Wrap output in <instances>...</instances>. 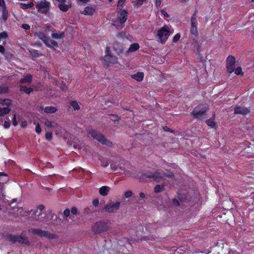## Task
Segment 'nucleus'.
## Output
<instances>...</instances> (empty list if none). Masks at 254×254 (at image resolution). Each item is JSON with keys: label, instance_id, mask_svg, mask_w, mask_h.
I'll return each mask as SVG.
<instances>
[{"label": "nucleus", "instance_id": "6", "mask_svg": "<svg viewBox=\"0 0 254 254\" xmlns=\"http://www.w3.org/2000/svg\"><path fill=\"white\" fill-rule=\"evenodd\" d=\"M28 232L36 234L41 237H46L49 239H55L58 238L57 234L51 233L48 231L43 230L40 228H31L28 230Z\"/></svg>", "mask_w": 254, "mask_h": 254}, {"label": "nucleus", "instance_id": "56", "mask_svg": "<svg viewBox=\"0 0 254 254\" xmlns=\"http://www.w3.org/2000/svg\"><path fill=\"white\" fill-rule=\"evenodd\" d=\"M0 6H1L2 8L6 6L4 0H0Z\"/></svg>", "mask_w": 254, "mask_h": 254}, {"label": "nucleus", "instance_id": "54", "mask_svg": "<svg viewBox=\"0 0 254 254\" xmlns=\"http://www.w3.org/2000/svg\"><path fill=\"white\" fill-rule=\"evenodd\" d=\"M12 124L14 126H16L17 125V122L16 121V115H14L13 120H12Z\"/></svg>", "mask_w": 254, "mask_h": 254}, {"label": "nucleus", "instance_id": "53", "mask_svg": "<svg viewBox=\"0 0 254 254\" xmlns=\"http://www.w3.org/2000/svg\"><path fill=\"white\" fill-rule=\"evenodd\" d=\"M161 13L162 15H163L165 17H169V14L164 9H162L161 10Z\"/></svg>", "mask_w": 254, "mask_h": 254}, {"label": "nucleus", "instance_id": "14", "mask_svg": "<svg viewBox=\"0 0 254 254\" xmlns=\"http://www.w3.org/2000/svg\"><path fill=\"white\" fill-rule=\"evenodd\" d=\"M65 0H64L63 1L59 2L58 4V7L63 12L67 11L71 7V4L70 2H68V4H65Z\"/></svg>", "mask_w": 254, "mask_h": 254}, {"label": "nucleus", "instance_id": "15", "mask_svg": "<svg viewBox=\"0 0 254 254\" xmlns=\"http://www.w3.org/2000/svg\"><path fill=\"white\" fill-rule=\"evenodd\" d=\"M95 9L92 6H86L84 9L81 11L80 13L82 14L86 15H92L95 12Z\"/></svg>", "mask_w": 254, "mask_h": 254}, {"label": "nucleus", "instance_id": "36", "mask_svg": "<svg viewBox=\"0 0 254 254\" xmlns=\"http://www.w3.org/2000/svg\"><path fill=\"white\" fill-rule=\"evenodd\" d=\"M235 74L236 75H243V72L242 71V68L240 66H238L237 68L235 67V69H234Z\"/></svg>", "mask_w": 254, "mask_h": 254}, {"label": "nucleus", "instance_id": "10", "mask_svg": "<svg viewBox=\"0 0 254 254\" xmlns=\"http://www.w3.org/2000/svg\"><path fill=\"white\" fill-rule=\"evenodd\" d=\"M227 71L231 74L234 71L235 69L236 59L234 57L229 56L226 61Z\"/></svg>", "mask_w": 254, "mask_h": 254}, {"label": "nucleus", "instance_id": "33", "mask_svg": "<svg viewBox=\"0 0 254 254\" xmlns=\"http://www.w3.org/2000/svg\"><path fill=\"white\" fill-rule=\"evenodd\" d=\"M206 123L208 126L211 127H215L216 125V123L214 121V119H212L207 120L206 121Z\"/></svg>", "mask_w": 254, "mask_h": 254}, {"label": "nucleus", "instance_id": "3", "mask_svg": "<svg viewBox=\"0 0 254 254\" xmlns=\"http://www.w3.org/2000/svg\"><path fill=\"white\" fill-rule=\"evenodd\" d=\"M111 228V223L108 220H100L94 223L92 226V230L95 234H99L106 232Z\"/></svg>", "mask_w": 254, "mask_h": 254}, {"label": "nucleus", "instance_id": "18", "mask_svg": "<svg viewBox=\"0 0 254 254\" xmlns=\"http://www.w3.org/2000/svg\"><path fill=\"white\" fill-rule=\"evenodd\" d=\"M106 57L108 59L110 63H115L116 62L117 59L116 57H112L110 53V49L108 47L106 49Z\"/></svg>", "mask_w": 254, "mask_h": 254}, {"label": "nucleus", "instance_id": "24", "mask_svg": "<svg viewBox=\"0 0 254 254\" xmlns=\"http://www.w3.org/2000/svg\"><path fill=\"white\" fill-rule=\"evenodd\" d=\"M32 80V76L30 74H27L23 78H22L20 80V83H30L31 82Z\"/></svg>", "mask_w": 254, "mask_h": 254}, {"label": "nucleus", "instance_id": "25", "mask_svg": "<svg viewBox=\"0 0 254 254\" xmlns=\"http://www.w3.org/2000/svg\"><path fill=\"white\" fill-rule=\"evenodd\" d=\"M35 35L37 36L40 39H41L44 43L48 38L45 34L42 31H39L35 33Z\"/></svg>", "mask_w": 254, "mask_h": 254}, {"label": "nucleus", "instance_id": "29", "mask_svg": "<svg viewBox=\"0 0 254 254\" xmlns=\"http://www.w3.org/2000/svg\"><path fill=\"white\" fill-rule=\"evenodd\" d=\"M8 17V11L7 9L6 6L2 7V18L4 21H6Z\"/></svg>", "mask_w": 254, "mask_h": 254}, {"label": "nucleus", "instance_id": "2", "mask_svg": "<svg viewBox=\"0 0 254 254\" xmlns=\"http://www.w3.org/2000/svg\"><path fill=\"white\" fill-rule=\"evenodd\" d=\"M5 239L12 244L18 243L20 244L29 246L30 242L28 237L24 235V231L20 235H13L7 234L5 236Z\"/></svg>", "mask_w": 254, "mask_h": 254}, {"label": "nucleus", "instance_id": "32", "mask_svg": "<svg viewBox=\"0 0 254 254\" xmlns=\"http://www.w3.org/2000/svg\"><path fill=\"white\" fill-rule=\"evenodd\" d=\"M29 53L33 57L35 58H38L40 56L37 50L31 49L29 50Z\"/></svg>", "mask_w": 254, "mask_h": 254}, {"label": "nucleus", "instance_id": "34", "mask_svg": "<svg viewBox=\"0 0 254 254\" xmlns=\"http://www.w3.org/2000/svg\"><path fill=\"white\" fill-rule=\"evenodd\" d=\"M164 190V186L163 185H157L154 187V192L156 193L160 192Z\"/></svg>", "mask_w": 254, "mask_h": 254}, {"label": "nucleus", "instance_id": "51", "mask_svg": "<svg viewBox=\"0 0 254 254\" xmlns=\"http://www.w3.org/2000/svg\"><path fill=\"white\" fill-rule=\"evenodd\" d=\"M21 27L25 30H29L30 29V25L27 24H23Z\"/></svg>", "mask_w": 254, "mask_h": 254}, {"label": "nucleus", "instance_id": "48", "mask_svg": "<svg viewBox=\"0 0 254 254\" xmlns=\"http://www.w3.org/2000/svg\"><path fill=\"white\" fill-rule=\"evenodd\" d=\"M10 126V123L9 121H5L3 124V127L5 128H8Z\"/></svg>", "mask_w": 254, "mask_h": 254}, {"label": "nucleus", "instance_id": "50", "mask_svg": "<svg viewBox=\"0 0 254 254\" xmlns=\"http://www.w3.org/2000/svg\"><path fill=\"white\" fill-rule=\"evenodd\" d=\"M99 203V201L97 198L94 199L92 201V204H93V206H94L95 207H97L98 206Z\"/></svg>", "mask_w": 254, "mask_h": 254}, {"label": "nucleus", "instance_id": "37", "mask_svg": "<svg viewBox=\"0 0 254 254\" xmlns=\"http://www.w3.org/2000/svg\"><path fill=\"white\" fill-rule=\"evenodd\" d=\"M125 2V0H119L117 4V10L123 9V6Z\"/></svg>", "mask_w": 254, "mask_h": 254}, {"label": "nucleus", "instance_id": "35", "mask_svg": "<svg viewBox=\"0 0 254 254\" xmlns=\"http://www.w3.org/2000/svg\"><path fill=\"white\" fill-rule=\"evenodd\" d=\"M70 105L73 108L74 110H78L80 109V107L77 102L75 101H72L70 102Z\"/></svg>", "mask_w": 254, "mask_h": 254}, {"label": "nucleus", "instance_id": "61", "mask_svg": "<svg viewBox=\"0 0 254 254\" xmlns=\"http://www.w3.org/2000/svg\"><path fill=\"white\" fill-rule=\"evenodd\" d=\"M139 196H140V197L141 198H145V194L144 193H143V192H140V193H139Z\"/></svg>", "mask_w": 254, "mask_h": 254}, {"label": "nucleus", "instance_id": "5", "mask_svg": "<svg viewBox=\"0 0 254 254\" xmlns=\"http://www.w3.org/2000/svg\"><path fill=\"white\" fill-rule=\"evenodd\" d=\"M170 34L171 32L169 26L165 25L158 30L156 37L158 38V41L160 43L164 44L168 39Z\"/></svg>", "mask_w": 254, "mask_h": 254}, {"label": "nucleus", "instance_id": "30", "mask_svg": "<svg viewBox=\"0 0 254 254\" xmlns=\"http://www.w3.org/2000/svg\"><path fill=\"white\" fill-rule=\"evenodd\" d=\"M9 91V87L6 85H0V94H5Z\"/></svg>", "mask_w": 254, "mask_h": 254}, {"label": "nucleus", "instance_id": "23", "mask_svg": "<svg viewBox=\"0 0 254 254\" xmlns=\"http://www.w3.org/2000/svg\"><path fill=\"white\" fill-rule=\"evenodd\" d=\"M51 36L55 39H61L64 37V33L62 31H59L57 33H52Z\"/></svg>", "mask_w": 254, "mask_h": 254}, {"label": "nucleus", "instance_id": "12", "mask_svg": "<svg viewBox=\"0 0 254 254\" xmlns=\"http://www.w3.org/2000/svg\"><path fill=\"white\" fill-rule=\"evenodd\" d=\"M118 12V19L121 24L126 22L127 19L128 11L126 9L117 10Z\"/></svg>", "mask_w": 254, "mask_h": 254}, {"label": "nucleus", "instance_id": "9", "mask_svg": "<svg viewBox=\"0 0 254 254\" xmlns=\"http://www.w3.org/2000/svg\"><path fill=\"white\" fill-rule=\"evenodd\" d=\"M36 6L39 12L47 14L50 10V2L45 0H41L36 4Z\"/></svg>", "mask_w": 254, "mask_h": 254}, {"label": "nucleus", "instance_id": "47", "mask_svg": "<svg viewBox=\"0 0 254 254\" xmlns=\"http://www.w3.org/2000/svg\"><path fill=\"white\" fill-rule=\"evenodd\" d=\"M172 203L174 205L178 206L180 205V203L178 200L176 198H173L172 199Z\"/></svg>", "mask_w": 254, "mask_h": 254}, {"label": "nucleus", "instance_id": "17", "mask_svg": "<svg viewBox=\"0 0 254 254\" xmlns=\"http://www.w3.org/2000/svg\"><path fill=\"white\" fill-rule=\"evenodd\" d=\"M131 77L138 82H141L144 78V73L142 72H137L136 73L131 75Z\"/></svg>", "mask_w": 254, "mask_h": 254}, {"label": "nucleus", "instance_id": "39", "mask_svg": "<svg viewBox=\"0 0 254 254\" xmlns=\"http://www.w3.org/2000/svg\"><path fill=\"white\" fill-rule=\"evenodd\" d=\"M46 138L47 140L50 141L52 139L53 134L51 132H47L46 133Z\"/></svg>", "mask_w": 254, "mask_h": 254}, {"label": "nucleus", "instance_id": "26", "mask_svg": "<svg viewBox=\"0 0 254 254\" xmlns=\"http://www.w3.org/2000/svg\"><path fill=\"white\" fill-rule=\"evenodd\" d=\"M20 90L26 94H30L33 90V88L25 85H20Z\"/></svg>", "mask_w": 254, "mask_h": 254}, {"label": "nucleus", "instance_id": "60", "mask_svg": "<svg viewBox=\"0 0 254 254\" xmlns=\"http://www.w3.org/2000/svg\"><path fill=\"white\" fill-rule=\"evenodd\" d=\"M61 88H62V89L63 90H65L66 89V85L64 84H63V83H62V85Z\"/></svg>", "mask_w": 254, "mask_h": 254}, {"label": "nucleus", "instance_id": "63", "mask_svg": "<svg viewBox=\"0 0 254 254\" xmlns=\"http://www.w3.org/2000/svg\"><path fill=\"white\" fill-rule=\"evenodd\" d=\"M111 168H112V169L113 170H117V167L114 166H113V164H111Z\"/></svg>", "mask_w": 254, "mask_h": 254}, {"label": "nucleus", "instance_id": "27", "mask_svg": "<svg viewBox=\"0 0 254 254\" xmlns=\"http://www.w3.org/2000/svg\"><path fill=\"white\" fill-rule=\"evenodd\" d=\"M10 111V109L8 107L0 108V117L8 114Z\"/></svg>", "mask_w": 254, "mask_h": 254}, {"label": "nucleus", "instance_id": "62", "mask_svg": "<svg viewBox=\"0 0 254 254\" xmlns=\"http://www.w3.org/2000/svg\"><path fill=\"white\" fill-rule=\"evenodd\" d=\"M78 1L83 2L84 3H86L89 2V0H78Z\"/></svg>", "mask_w": 254, "mask_h": 254}, {"label": "nucleus", "instance_id": "49", "mask_svg": "<svg viewBox=\"0 0 254 254\" xmlns=\"http://www.w3.org/2000/svg\"><path fill=\"white\" fill-rule=\"evenodd\" d=\"M163 0H155V4L157 8H158L160 6L161 2Z\"/></svg>", "mask_w": 254, "mask_h": 254}, {"label": "nucleus", "instance_id": "7", "mask_svg": "<svg viewBox=\"0 0 254 254\" xmlns=\"http://www.w3.org/2000/svg\"><path fill=\"white\" fill-rule=\"evenodd\" d=\"M88 132L93 138L95 139L103 145L110 146L112 144V143L106 139L101 133L96 130L90 129L88 130Z\"/></svg>", "mask_w": 254, "mask_h": 254}, {"label": "nucleus", "instance_id": "8", "mask_svg": "<svg viewBox=\"0 0 254 254\" xmlns=\"http://www.w3.org/2000/svg\"><path fill=\"white\" fill-rule=\"evenodd\" d=\"M197 12V10L195 9L193 14L191 15L190 19V33L191 35H193L195 37H197L198 35L197 30L198 23L196 17Z\"/></svg>", "mask_w": 254, "mask_h": 254}, {"label": "nucleus", "instance_id": "20", "mask_svg": "<svg viewBox=\"0 0 254 254\" xmlns=\"http://www.w3.org/2000/svg\"><path fill=\"white\" fill-rule=\"evenodd\" d=\"M42 110L46 113L53 114L56 113L58 109L56 107L53 106H47L44 108H42Z\"/></svg>", "mask_w": 254, "mask_h": 254}, {"label": "nucleus", "instance_id": "64", "mask_svg": "<svg viewBox=\"0 0 254 254\" xmlns=\"http://www.w3.org/2000/svg\"><path fill=\"white\" fill-rule=\"evenodd\" d=\"M120 119V118L118 116H116V119L115 120V121H119Z\"/></svg>", "mask_w": 254, "mask_h": 254}, {"label": "nucleus", "instance_id": "45", "mask_svg": "<svg viewBox=\"0 0 254 254\" xmlns=\"http://www.w3.org/2000/svg\"><path fill=\"white\" fill-rule=\"evenodd\" d=\"M35 131L38 134L41 132V128L39 124H37V125L36 126Z\"/></svg>", "mask_w": 254, "mask_h": 254}, {"label": "nucleus", "instance_id": "11", "mask_svg": "<svg viewBox=\"0 0 254 254\" xmlns=\"http://www.w3.org/2000/svg\"><path fill=\"white\" fill-rule=\"evenodd\" d=\"M120 204L121 203L119 201L116 203H108L105 206V211L109 213L115 212L119 209Z\"/></svg>", "mask_w": 254, "mask_h": 254}, {"label": "nucleus", "instance_id": "38", "mask_svg": "<svg viewBox=\"0 0 254 254\" xmlns=\"http://www.w3.org/2000/svg\"><path fill=\"white\" fill-rule=\"evenodd\" d=\"M145 0H136L135 1L133 2V4L135 6H140L143 4Z\"/></svg>", "mask_w": 254, "mask_h": 254}, {"label": "nucleus", "instance_id": "28", "mask_svg": "<svg viewBox=\"0 0 254 254\" xmlns=\"http://www.w3.org/2000/svg\"><path fill=\"white\" fill-rule=\"evenodd\" d=\"M34 5V3L32 2H30L28 3H21L19 5L20 7L23 9H27L28 8H30L33 7Z\"/></svg>", "mask_w": 254, "mask_h": 254}, {"label": "nucleus", "instance_id": "4", "mask_svg": "<svg viewBox=\"0 0 254 254\" xmlns=\"http://www.w3.org/2000/svg\"><path fill=\"white\" fill-rule=\"evenodd\" d=\"M209 105L205 103H202L196 106L191 113L193 119L201 120L209 110Z\"/></svg>", "mask_w": 254, "mask_h": 254}, {"label": "nucleus", "instance_id": "41", "mask_svg": "<svg viewBox=\"0 0 254 254\" xmlns=\"http://www.w3.org/2000/svg\"><path fill=\"white\" fill-rule=\"evenodd\" d=\"M181 34L180 33L176 34L173 37V41L176 43L180 38Z\"/></svg>", "mask_w": 254, "mask_h": 254}, {"label": "nucleus", "instance_id": "40", "mask_svg": "<svg viewBox=\"0 0 254 254\" xmlns=\"http://www.w3.org/2000/svg\"><path fill=\"white\" fill-rule=\"evenodd\" d=\"M109 161L108 160H103L101 161V166L103 167H107L109 164Z\"/></svg>", "mask_w": 254, "mask_h": 254}, {"label": "nucleus", "instance_id": "13", "mask_svg": "<svg viewBox=\"0 0 254 254\" xmlns=\"http://www.w3.org/2000/svg\"><path fill=\"white\" fill-rule=\"evenodd\" d=\"M235 114H241L243 115H246L250 112L247 108L241 106H236L234 109Z\"/></svg>", "mask_w": 254, "mask_h": 254}, {"label": "nucleus", "instance_id": "58", "mask_svg": "<svg viewBox=\"0 0 254 254\" xmlns=\"http://www.w3.org/2000/svg\"><path fill=\"white\" fill-rule=\"evenodd\" d=\"M26 126H27V122H26V121H23V122H22L21 126L22 127H26Z\"/></svg>", "mask_w": 254, "mask_h": 254}, {"label": "nucleus", "instance_id": "57", "mask_svg": "<svg viewBox=\"0 0 254 254\" xmlns=\"http://www.w3.org/2000/svg\"><path fill=\"white\" fill-rule=\"evenodd\" d=\"M163 128H164L165 131L170 132H173V131L171 130V129L169 128V127H168L166 126L164 127H163Z\"/></svg>", "mask_w": 254, "mask_h": 254}, {"label": "nucleus", "instance_id": "43", "mask_svg": "<svg viewBox=\"0 0 254 254\" xmlns=\"http://www.w3.org/2000/svg\"><path fill=\"white\" fill-rule=\"evenodd\" d=\"M45 126H46L47 127H50V128H53V123L52 122L47 120L45 123Z\"/></svg>", "mask_w": 254, "mask_h": 254}, {"label": "nucleus", "instance_id": "21", "mask_svg": "<svg viewBox=\"0 0 254 254\" xmlns=\"http://www.w3.org/2000/svg\"><path fill=\"white\" fill-rule=\"evenodd\" d=\"M139 45L137 43L131 44L128 49L127 51V53L133 52L138 50L139 48Z\"/></svg>", "mask_w": 254, "mask_h": 254}, {"label": "nucleus", "instance_id": "16", "mask_svg": "<svg viewBox=\"0 0 254 254\" xmlns=\"http://www.w3.org/2000/svg\"><path fill=\"white\" fill-rule=\"evenodd\" d=\"M44 44L48 47L53 48L54 47H58V43L53 40H51L49 37H48L46 41L44 42Z\"/></svg>", "mask_w": 254, "mask_h": 254}, {"label": "nucleus", "instance_id": "55", "mask_svg": "<svg viewBox=\"0 0 254 254\" xmlns=\"http://www.w3.org/2000/svg\"><path fill=\"white\" fill-rule=\"evenodd\" d=\"M5 52V49L4 47L1 45H0V53L1 54H4Z\"/></svg>", "mask_w": 254, "mask_h": 254}, {"label": "nucleus", "instance_id": "19", "mask_svg": "<svg viewBox=\"0 0 254 254\" xmlns=\"http://www.w3.org/2000/svg\"><path fill=\"white\" fill-rule=\"evenodd\" d=\"M45 206L43 204L38 205L37 210L33 212V214L37 216L38 219L41 220L40 216L42 215V211L44 209Z\"/></svg>", "mask_w": 254, "mask_h": 254}, {"label": "nucleus", "instance_id": "31", "mask_svg": "<svg viewBox=\"0 0 254 254\" xmlns=\"http://www.w3.org/2000/svg\"><path fill=\"white\" fill-rule=\"evenodd\" d=\"M0 104L2 105L8 106L11 104V101L9 99H1L0 100Z\"/></svg>", "mask_w": 254, "mask_h": 254}, {"label": "nucleus", "instance_id": "1", "mask_svg": "<svg viewBox=\"0 0 254 254\" xmlns=\"http://www.w3.org/2000/svg\"><path fill=\"white\" fill-rule=\"evenodd\" d=\"M174 176L173 173L169 170H167L166 172L163 173L159 172L158 170L155 171H146L139 176V180L141 182H147L146 179H149L156 182L159 183L164 180L165 176L169 178H172Z\"/></svg>", "mask_w": 254, "mask_h": 254}, {"label": "nucleus", "instance_id": "22", "mask_svg": "<svg viewBox=\"0 0 254 254\" xmlns=\"http://www.w3.org/2000/svg\"><path fill=\"white\" fill-rule=\"evenodd\" d=\"M110 188L107 186H102L99 189V193L102 196H106L108 195Z\"/></svg>", "mask_w": 254, "mask_h": 254}, {"label": "nucleus", "instance_id": "44", "mask_svg": "<svg viewBox=\"0 0 254 254\" xmlns=\"http://www.w3.org/2000/svg\"><path fill=\"white\" fill-rule=\"evenodd\" d=\"M132 194V192L131 190H127L125 192V196L126 198H129L131 196Z\"/></svg>", "mask_w": 254, "mask_h": 254}, {"label": "nucleus", "instance_id": "46", "mask_svg": "<svg viewBox=\"0 0 254 254\" xmlns=\"http://www.w3.org/2000/svg\"><path fill=\"white\" fill-rule=\"evenodd\" d=\"M64 214L66 217H69L70 215V210L68 208H66L64 211Z\"/></svg>", "mask_w": 254, "mask_h": 254}, {"label": "nucleus", "instance_id": "52", "mask_svg": "<svg viewBox=\"0 0 254 254\" xmlns=\"http://www.w3.org/2000/svg\"><path fill=\"white\" fill-rule=\"evenodd\" d=\"M71 213L73 215H76L77 213V209L75 207H72L71 208Z\"/></svg>", "mask_w": 254, "mask_h": 254}, {"label": "nucleus", "instance_id": "42", "mask_svg": "<svg viewBox=\"0 0 254 254\" xmlns=\"http://www.w3.org/2000/svg\"><path fill=\"white\" fill-rule=\"evenodd\" d=\"M8 37L7 33L5 31L2 32L0 33V38L1 39H6Z\"/></svg>", "mask_w": 254, "mask_h": 254}, {"label": "nucleus", "instance_id": "59", "mask_svg": "<svg viewBox=\"0 0 254 254\" xmlns=\"http://www.w3.org/2000/svg\"><path fill=\"white\" fill-rule=\"evenodd\" d=\"M34 46H37L38 47H41L42 46V43L40 42H36L34 44H33Z\"/></svg>", "mask_w": 254, "mask_h": 254}]
</instances>
